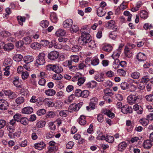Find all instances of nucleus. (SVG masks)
Masks as SVG:
<instances>
[{
	"mask_svg": "<svg viewBox=\"0 0 153 153\" xmlns=\"http://www.w3.org/2000/svg\"><path fill=\"white\" fill-rule=\"evenodd\" d=\"M89 34H81L78 40V43L81 45L86 46L89 40L91 39Z\"/></svg>",
	"mask_w": 153,
	"mask_h": 153,
	"instance_id": "obj_1",
	"label": "nucleus"
},
{
	"mask_svg": "<svg viewBox=\"0 0 153 153\" xmlns=\"http://www.w3.org/2000/svg\"><path fill=\"white\" fill-rule=\"evenodd\" d=\"M47 69L49 71H52L56 73H60L62 71L63 68L59 65L50 64L46 66Z\"/></svg>",
	"mask_w": 153,
	"mask_h": 153,
	"instance_id": "obj_2",
	"label": "nucleus"
},
{
	"mask_svg": "<svg viewBox=\"0 0 153 153\" xmlns=\"http://www.w3.org/2000/svg\"><path fill=\"white\" fill-rule=\"evenodd\" d=\"M83 104L82 102L77 104L73 103L71 104L68 108V111L70 112L78 111Z\"/></svg>",
	"mask_w": 153,
	"mask_h": 153,
	"instance_id": "obj_3",
	"label": "nucleus"
},
{
	"mask_svg": "<svg viewBox=\"0 0 153 153\" xmlns=\"http://www.w3.org/2000/svg\"><path fill=\"white\" fill-rule=\"evenodd\" d=\"M127 101L131 105L137 103L139 98L137 94H131L127 97Z\"/></svg>",
	"mask_w": 153,
	"mask_h": 153,
	"instance_id": "obj_4",
	"label": "nucleus"
},
{
	"mask_svg": "<svg viewBox=\"0 0 153 153\" xmlns=\"http://www.w3.org/2000/svg\"><path fill=\"white\" fill-rule=\"evenodd\" d=\"M45 54L44 53H40L38 58L36 60L37 66L43 65L45 63Z\"/></svg>",
	"mask_w": 153,
	"mask_h": 153,
	"instance_id": "obj_5",
	"label": "nucleus"
},
{
	"mask_svg": "<svg viewBox=\"0 0 153 153\" xmlns=\"http://www.w3.org/2000/svg\"><path fill=\"white\" fill-rule=\"evenodd\" d=\"M59 53L56 51H51L48 55V58L52 60H54L58 58L59 55Z\"/></svg>",
	"mask_w": 153,
	"mask_h": 153,
	"instance_id": "obj_6",
	"label": "nucleus"
},
{
	"mask_svg": "<svg viewBox=\"0 0 153 153\" xmlns=\"http://www.w3.org/2000/svg\"><path fill=\"white\" fill-rule=\"evenodd\" d=\"M9 107V104L7 101L4 99L0 100V109L2 110H7Z\"/></svg>",
	"mask_w": 153,
	"mask_h": 153,
	"instance_id": "obj_7",
	"label": "nucleus"
},
{
	"mask_svg": "<svg viewBox=\"0 0 153 153\" xmlns=\"http://www.w3.org/2000/svg\"><path fill=\"white\" fill-rule=\"evenodd\" d=\"M121 111L124 114L130 113L132 112V108L128 105H125L123 106L121 109Z\"/></svg>",
	"mask_w": 153,
	"mask_h": 153,
	"instance_id": "obj_8",
	"label": "nucleus"
},
{
	"mask_svg": "<svg viewBox=\"0 0 153 153\" xmlns=\"http://www.w3.org/2000/svg\"><path fill=\"white\" fill-rule=\"evenodd\" d=\"M46 146L45 143L43 141L35 143L34 145V147L38 150H41L43 149Z\"/></svg>",
	"mask_w": 153,
	"mask_h": 153,
	"instance_id": "obj_9",
	"label": "nucleus"
},
{
	"mask_svg": "<svg viewBox=\"0 0 153 153\" xmlns=\"http://www.w3.org/2000/svg\"><path fill=\"white\" fill-rule=\"evenodd\" d=\"M2 47L5 51H9L12 49L14 47L13 45L11 43L4 44L3 42H1Z\"/></svg>",
	"mask_w": 153,
	"mask_h": 153,
	"instance_id": "obj_10",
	"label": "nucleus"
},
{
	"mask_svg": "<svg viewBox=\"0 0 153 153\" xmlns=\"http://www.w3.org/2000/svg\"><path fill=\"white\" fill-rule=\"evenodd\" d=\"M137 59L140 62L144 61L146 59L147 57L146 55L143 53L139 52L136 56Z\"/></svg>",
	"mask_w": 153,
	"mask_h": 153,
	"instance_id": "obj_11",
	"label": "nucleus"
},
{
	"mask_svg": "<svg viewBox=\"0 0 153 153\" xmlns=\"http://www.w3.org/2000/svg\"><path fill=\"white\" fill-rule=\"evenodd\" d=\"M73 22L71 19H68L65 20L63 22V26L66 28L70 27L73 24Z\"/></svg>",
	"mask_w": 153,
	"mask_h": 153,
	"instance_id": "obj_12",
	"label": "nucleus"
},
{
	"mask_svg": "<svg viewBox=\"0 0 153 153\" xmlns=\"http://www.w3.org/2000/svg\"><path fill=\"white\" fill-rule=\"evenodd\" d=\"M133 109L136 111L138 114H141L143 112V109L140 105L135 104L133 106Z\"/></svg>",
	"mask_w": 153,
	"mask_h": 153,
	"instance_id": "obj_13",
	"label": "nucleus"
},
{
	"mask_svg": "<svg viewBox=\"0 0 153 153\" xmlns=\"http://www.w3.org/2000/svg\"><path fill=\"white\" fill-rule=\"evenodd\" d=\"M33 111V108L31 107H27L23 108L22 110V113L25 114H30Z\"/></svg>",
	"mask_w": 153,
	"mask_h": 153,
	"instance_id": "obj_14",
	"label": "nucleus"
},
{
	"mask_svg": "<svg viewBox=\"0 0 153 153\" xmlns=\"http://www.w3.org/2000/svg\"><path fill=\"white\" fill-rule=\"evenodd\" d=\"M43 102L48 107H53L54 102L52 101L51 99L46 98L43 100Z\"/></svg>",
	"mask_w": 153,
	"mask_h": 153,
	"instance_id": "obj_15",
	"label": "nucleus"
},
{
	"mask_svg": "<svg viewBox=\"0 0 153 153\" xmlns=\"http://www.w3.org/2000/svg\"><path fill=\"white\" fill-rule=\"evenodd\" d=\"M125 56L128 58H130L132 55V53L131 49L128 47L126 46L124 51Z\"/></svg>",
	"mask_w": 153,
	"mask_h": 153,
	"instance_id": "obj_16",
	"label": "nucleus"
},
{
	"mask_svg": "<svg viewBox=\"0 0 153 153\" xmlns=\"http://www.w3.org/2000/svg\"><path fill=\"white\" fill-rule=\"evenodd\" d=\"M127 144L125 142L120 143L118 146V150L120 152H123L126 148Z\"/></svg>",
	"mask_w": 153,
	"mask_h": 153,
	"instance_id": "obj_17",
	"label": "nucleus"
},
{
	"mask_svg": "<svg viewBox=\"0 0 153 153\" xmlns=\"http://www.w3.org/2000/svg\"><path fill=\"white\" fill-rule=\"evenodd\" d=\"M45 94L48 96H53L56 94L55 90L52 89H49L45 91Z\"/></svg>",
	"mask_w": 153,
	"mask_h": 153,
	"instance_id": "obj_18",
	"label": "nucleus"
},
{
	"mask_svg": "<svg viewBox=\"0 0 153 153\" xmlns=\"http://www.w3.org/2000/svg\"><path fill=\"white\" fill-rule=\"evenodd\" d=\"M78 122L81 125H85L86 123V117L84 115H81L78 119Z\"/></svg>",
	"mask_w": 153,
	"mask_h": 153,
	"instance_id": "obj_19",
	"label": "nucleus"
},
{
	"mask_svg": "<svg viewBox=\"0 0 153 153\" xmlns=\"http://www.w3.org/2000/svg\"><path fill=\"white\" fill-rule=\"evenodd\" d=\"M152 145V144L150 140H147L144 141L143 146L144 148L149 149L151 148Z\"/></svg>",
	"mask_w": 153,
	"mask_h": 153,
	"instance_id": "obj_20",
	"label": "nucleus"
},
{
	"mask_svg": "<svg viewBox=\"0 0 153 153\" xmlns=\"http://www.w3.org/2000/svg\"><path fill=\"white\" fill-rule=\"evenodd\" d=\"M85 85L87 88H93L96 86L97 83L94 81H91L87 83Z\"/></svg>",
	"mask_w": 153,
	"mask_h": 153,
	"instance_id": "obj_21",
	"label": "nucleus"
},
{
	"mask_svg": "<svg viewBox=\"0 0 153 153\" xmlns=\"http://www.w3.org/2000/svg\"><path fill=\"white\" fill-rule=\"evenodd\" d=\"M33 58L32 56H27L23 58L24 62L26 64H28L33 61Z\"/></svg>",
	"mask_w": 153,
	"mask_h": 153,
	"instance_id": "obj_22",
	"label": "nucleus"
},
{
	"mask_svg": "<svg viewBox=\"0 0 153 153\" xmlns=\"http://www.w3.org/2000/svg\"><path fill=\"white\" fill-rule=\"evenodd\" d=\"M65 31L62 29H59L56 32L55 34L57 36H63L66 34Z\"/></svg>",
	"mask_w": 153,
	"mask_h": 153,
	"instance_id": "obj_23",
	"label": "nucleus"
},
{
	"mask_svg": "<svg viewBox=\"0 0 153 153\" xmlns=\"http://www.w3.org/2000/svg\"><path fill=\"white\" fill-rule=\"evenodd\" d=\"M104 114L106 115L109 117L111 118H113L114 117V113H112L111 111L107 109L103 111Z\"/></svg>",
	"mask_w": 153,
	"mask_h": 153,
	"instance_id": "obj_24",
	"label": "nucleus"
},
{
	"mask_svg": "<svg viewBox=\"0 0 153 153\" xmlns=\"http://www.w3.org/2000/svg\"><path fill=\"white\" fill-rule=\"evenodd\" d=\"M41 45L37 42L33 43L30 45L31 48L35 50H39L41 48Z\"/></svg>",
	"mask_w": 153,
	"mask_h": 153,
	"instance_id": "obj_25",
	"label": "nucleus"
},
{
	"mask_svg": "<svg viewBox=\"0 0 153 153\" xmlns=\"http://www.w3.org/2000/svg\"><path fill=\"white\" fill-rule=\"evenodd\" d=\"M89 28L87 26L83 27L80 30L81 34H89Z\"/></svg>",
	"mask_w": 153,
	"mask_h": 153,
	"instance_id": "obj_26",
	"label": "nucleus"
},
{
	"mask_svg": "<svg viewBox=\"0 0 153 153\" xmlns=\"http://www.w3.org/2000/svg\"><path fill=\"white\" fill-rule=\"evenodd\" d=\"M97 13L99 16L102 17L105 15V12L103 9L101 7H99L97 10Z\"/></svg>",
	"mask_w": 153,
	"mask_h": 153,
	"instance_id": "obj_27",
	"label": "nucleus"
},
{
	"mask_svg": "<svg viewBox=\"0 0 153 153\" xmlns=\"http://www.w3.org/2000/svg\"><path fill=\"white\" fill-rule=\"evenodd\" d=\"M12 63V60L11 59L7 58L4 59L3 64L5 66L7 65V66H9L10 68Z\"/></svg>",
	"mask_w": 153,
	"mask_h": 153,
	"instance_id": "obj_28",
	"label": "nucleus"
},
{
	"mask_svg": "<svg viewBox=\"0 0 153 153\" xmlns=\"http://www.w3.org/2000/svg\"><path fill=\"white\" fill-rule=\"evenodd\" d=\"M148 16V13L146 10H141L140 13V16L142 19H146Z\"/></svg>",
	"mask_w": 153,
	"mask_h": 153,
	"instance_id": "obj_29",
	"label": "nucleus"
},
{
	"mask_svg": "<svg viewBox=\"0 0 153 153\" xmlns=\"http://www.w3.org/2000/svg\"><path fill=\"white\" fill-rule=\"evenodd\" d=\"M121 53V51L117 50L113 52L111 56L114 59H118Z\"/></svg>",
	"mask_w": 153,
	"mask_h": 153,
	"instance_id": "obj_30",
	"label": "nucleus"
},
{
	"mask_svg": "<svg viewBox=\"0 0 153 153\" xmlns=\"http://www.w3.org/2000/svg\"><path fill=\"white\" fill-rule=\"evenodd\" d=\"M140 74L139 72L135 71L131 73V76L133 79H137L140 77Z\"/></svg>",
	"mask_w": 153,
	"mask_h": 153,
	"instance_id": "obj_31",
	"label": "nucleus"
},
{
	"mask_svg": "<svg viewBox=\"0 0 153 153\" xmlns=\"http://www.w3.org/2000/svg\"><path fill=\"white\" fill-rule=\"evenodd\" d=\"M50 19L51 21L54 23H56L58 20L56 14L54 13H52L51 14Z\"/></svg>",
	"mask_w": 153,
	"mask_h": 153,
	"instance_id": "obj_32",
	"label": "nucleus"
},
{
	"mask_svg": "<svg viewBox=\"0 0 153 153\" xmlns=\"http://www.w3.org/2000/svg\"><path fill=\"white\" fill-rule=\"evenodd\" d=\"M46 123V122L44 120H40L37 122L36 126L38 128H42L44 127Z\"/></svg>",
	"mask_w": 153,
	"mask_h": 153,
	"instance_id": "obj_33",
	"label": "nucleus"
},
{
	"mask_svg": "<svg viewBox=\"0 0 153 153\" xmlns=\"http://www.w3.org/2000/svg\"><path fill=\"white\" fill-rule=\"evenodd\" d=\"M13 82L16 87L18 88L21 87L20 84L19 82V77H15Z\"/></svg>",
	"mask_w": 153,
	"mask_h": 153,
	"instance_id": "obj_34",
	"label": "nucleus"
},
{
	"mask_svg": "<svg viewBox=\"0 0 153 153\" xmlns=\"http://www.w3.org/2000/svg\"><path fill=\"white\" fill-rule=\"evenodd\" d=\"M70 30L71 33H74L78 31L79 30V28L77 25H74L71 26Z\"/></svg>",
	"mask_w": 153,
	"mask_h": 153,
	"instance_id": "obj_35",
	"label": "nucleus"
},
{
	"mask_svg": "<svg viewBox=\"0 0 153 153\" xmlns=\"http://www.w3.org/2000/svg\"><path fill=\"white\" fill-rule=\"evenodd\" d=\"M128 91H129L131 92H134L137 89V87L135 85L132 84H128Z\"/></svg>",
	"mask_w": 153,
	"mask_h": 153,
	"instance_id": "obj_36",
	"label": "nucleus"
},
{
	"mask_svg": "<svg viewBox=\"0 0 153 153\" xmlns=\"http://www.w3.org/2000/svg\"><path fill=\"white\" fill-rule=\"evenodd\" d=\"M22 56L19 54H16L13 57V59L16 62H19L21 61L22 59Z\"/></svg>",
	"mask_w": 153,
	"mask_h": 153,
	"instance_id": "obj_37",
	"label": "nucleus"
},
{
	"mask_svg": "<svg viewBox=\"0 0 153 153\" xmlns=\"http://www.w3.org/2000/svg\"><path fill=\"white\" fill-rule=\"evenodd\" d=\"M95 45V44L94 42L91 39L86 46H88L90 48L92 49L93 48H94Z\"/></svg>",
	"mask_w": 153,
	"mask_h": 153,
	"instance_id": "obj_38",
	"label": "nucleus"
},
{
	"mask_svg": "<svg viewBox=\"0 0 153 153\" xmlns=\"http://www.w3.org/2000/svg\"><path fill=\"white\" fill-rule=\"evenodd\" d=\"M85 80V77H81L79 76V79L78 80L77 84L79 86H81L84 83Z\"/></svg>",
	"mask_w": 153,
	"mask_h": 153,
	"instance_id": "obj_39",
	"label": "nucleus"
},
{
	"mask_svg": "<svg viewBox=\"0 0 153 153\" xmlns=\"http://www.w3.org/2000/svg\"><path fill=\"white\" fill-rule=\"evenodd\" d=\"M112 46L109 45H104L102 48V49L107 52L111 51L112 50Z\"/></svg>",
	"mask_w": 153,
	"mask_h": 153,
	"instance_id": "obj_40",
	"label": "nucleus"
},
{
	"mask_svg": "<svg viewBox=\"0 0 153 153\" xmlns=\"http://www.w3.org/2000/svg\"><path fill=\"white\" fill-rule=\"evenodd\" d=\"M25 34V31L23 30H20L17 31L14 33V35L19 38H21Z\"/></svg>",
	"mask_w": 153,
	"mask_h": 153,
	"instance_id": "obj_41",
	"label": "nucleus"
},
{
	"mask_svg": "<svg viewBox=\"0 0 153 153\" xmlns=\"http://www.w3.org/2000/svg\"><path fill=\"white\" fill-rule=\"evenodd\" d=\"M20 122L22 124L26 126L28 125L29 123V120L28 119L25 117H23L21 118L20 120Z\"/></svg>",
	"mask_w": 153,
	"mask_h": 153,
	"instance_id": "obj_42",
	"label": "nucleus"
},
{
	"mask_svg": "<svg viewBox=\"0 0 153 153\" xmlns=\"http://www.w3.org/2000/svg\"><path fill=\"white\" fill-rule=\"evenodd\" d=\"M15 101L17 104H20L24 102L25 98L22 97H19L16 99Z\"/></svg>",
	"mask_w": 153,
	"mask_h": 153,
	"instance_id": "obj_43",
	"label": "nucleus"
},
{
	"mask_svg": "<svg viewBox=\"0 0 153 153\" xmlns=\"http://www.w3.org/2000/svg\"><path fill=\"white\" fill-rule=\"evenodd\" d=\"M104 94L105 96H111L113 95V93L111 92V90L109 88H107L104 91Z\"/></svg>",
	"mask_w": 153,
	"mask_h": 153,
	"instance_id": "obj_44",
	"label": "nucleus"
},
{
	"mask_svg": "<svg viewBox=\"0 0 153 153\" xmlns=\"http://www.w3.org/2000/svg\"><path fill=\"white\" fill-rule=\"evenodd\" d=\"M17 19L19 23L21 25H23V22H25V17H22L21 16H17Z\"/></svg>",
	"mask_w": 153,
	"mask_h": 153,
	"instance_id": "obj_45",
	"label": "nucleus"
},
{
	"mask_svg": "<svg viewBox=\"0 0 153 153\" xmlns=\"http://www.w3.org/2000/svg\"><path fill=\"white\" fill-rule=\"evenodd\" d=\"M62 76L59 73H57L54 74L52 78L56 80H60L62 79Z\"/></svg>",
	"mask_w": 153,
	"mask_h": 153,
	"instance_id": "obj_46",
	"label": "nucleus"
},
{
	"mask_svg": "<svg viewBox=\"0 0 153 153\" xmlns=\"http://www.w3.org/2000/svg\"><path fill=\"white\" fill-rule=\"evenodd\" d=\"M15 93L10 90L6 91V95L10 99H13L15 97Z\"/></svg>",
	"mask_w": 153,
	"mask_h": 153,
	"instance_id": "obj_47",
	"label": "nucleus"
},
{
	"mask_svg": "<svg viewBox=\"0 0 153 153\" xmlns=\"http://www.w3.org/2000/svg\"><path fill=\"white\" fill-rule=\"evenodd\" d=\"M23 41H24L25 44H30L32 42V40L29 36H27L24 37L23 39Z\"/></svg>",
	"mask_w": 153,
	"mask_h": 153,
	"instance_id": "obj_48",
	"label": "nucleus"
},
{
	"mask_svg": "<svg viewBox=\"0 0 153 153\" xmlns=\"http://www.w3.org/2000/svg\"><path fill=\"white\" fill-rule=\"evenodd\" d=\"M70 58L73 62L76 63L78 62L79 60V56L76 55H71L70 56Z\"/></svg>",
	"mask_w": 153,
	"mask_h": 153,
	"instance_id": "obj_49",
	"label": "nucleus"
},
{
	"mask_svg": "<svg viewBox=\"0 0 153 153\" xmlns=\"http://www.w3.org/2000/svg\"><path fill=\"white\" fill-rule=\"evenodd\" d=\"M106 141L109 143H113L114 141V137L111 136L107 135L106 138Z\"/></svg>",
	"mask_w": 153,
	"mask_h": 153,
	"instance_id": "obj_50",
	"label": "nucleus"
},
{
	"mask_svg": "<svg viewBox=\"0 0 153 153\" xmlns=\"http://www.w3.org/2000/svg\"><path fill=\"white\" fill-rule=\"evenodd\" d=\"M73 64V62L71 59L64 62L62 64V65L64 66L68 67Z\"/></svg>",
	"mask_w": 153,
	"mask_h": 153,
	"instance_id": "obj_51",
	"label": "nucleus"
},
{
	"mask_svg": "<svg viewBox=\"0 0 153 153\" xmlns=\"http://www.w3.org/2000/svg\"><path fill=\"white\" fill-rule=\"evenodd\" d=\"M40 25L43 28H46L48 26L49 23L47 20L42 21L40 23Z\"/></svg>",
	"mask_w": 153,
	"mask_h": 153,
	"instance_id": "obj_52",
	"label": "nucleus"
},
{
	"mask_svg": "<svg viewBox=\"0 0 153 153\" xmlns=\"http://www.w3.org/2000/svg\"><path fill=\"white\" fill-rule=\"evenodd\" d=\"M89 92L87 90H84L82 91L81 97H82L86 98L89 95Z\"/></svg>",
	"mask_w": 153,
	"mask_h": 153,
	"instance_id": "obj_53",
	"label": "nucleus"
},
{
	"mask_svg": "<svg viewBox=\"0 0 153 153\" xmlns=\"http://www.w3.org/2000/svg\"><path fill=\"white\" fill-rule=\"evenodd\" d=\"M56 116V114L54 112L50 111L48 112L47 115V118H53Z\"/></svg>",
	"mask_w": 153,
	"mask_h": 153,
	"instance_id": "obj_54",
	"label": "nucleus"
},
{
	"mask_svg": "<svg viewBox=\"0 0 153 153\" xmlns=\"http://www.w3.org/2000/svg\"><path fill=\"white\" fill-rule=\"evenodd\" d=\"M68 111L65 110L61 111L59 112V114L61 117H66L68 115Z\"/></svg>",
	"mask_w": 153,
	"mask_h": 153,
	"instance_id": "obj_55",
	"label": "nucleus"
},
{
	"mask_svg": "<svg viewBox=\"0 0 153 153\" xmlns=\"http://www.w3.org/2000/svg\"><path fill=\"white\" fill-rule=\"evenodd\" d=\"M80 50V47L77 45H74L71 48V51L74 52H79Z\"/></svg>",
	"mask_w": 153,
	"mask_h": 153,
	"instance_id": "obj_56",
	"label": "nucleus"
},
{
	"mask_svg": "<svg viewBox=\"0 0 153 153\" xmlns=\"http://www.w3.org/2000/svg\"><path fill=\"white\" fill-rule=\"evenodd\" d=\"M99 62V59L95 57L91 61V64L95 66L98 64Z\"/></svg>",
	"mask_w": 153,
	"mask_h": 153,
	"instance_id": "obj_57",
	"label": "nucleus"
},
{
	"mask_svg": "<svg viewBox=\"0 0 153 153\" xmlns=\"http://www.w3.org/2000/svg\"><path fill=\"white\" fill-rule=\"evenodd\" d=\"M136 87L137 88L140 90H143L144 89L145 87L144 83L141 82L138 83Z\"/></svg>",
	"mask_w": 153,
	"mask_h": 153,
	"instance_id": "obj_58",
	"label": "nucleus"
},
{
	"mask_svg": "<svg viewBox=\"0 0 153 153\" xmlns=\"http://www.w3.org/2000/svg\"><path fill=\"white\" fill-rule=\"evenodd\" d=\"M128 86V84L126 82H122L120 84V87L123 90H125L127 89Z\"/></svg>",
	"mask_w": 153,
	"mask_h": 153,
	"instance_id": "obj_59",
	"label": "nucleus"
},
{
	"mask_svg": "<svg viewBox=\"0 0 153 153\" xmlns=\"http://www.w3.org/2000/svg\"><path fill=\"white\" fill-rule=\"evenodd\" d=\"M1 35L3 37H7L10 36L11 34L6 31H3L0 33Z\"/></svg>",
	"mask_w": 153,
	"mask_h": 153,
	"instance_id": "obj_60",
	"label": "nucleus"
},
{
	"mask_svg": "<svg viewBox=\"0 0 153 153\" xmlns=\"http://www.w3.org/2000/svg\"><path fill=\"white\" fill-rule=\"evenodd\" d=\"M46 112L45 109H41L38 110L36 112V114L38 116H42Z\"/></svg>",
	"mask_w": 153,
	"mask_h": 153,
	"instance_id": "obj_61",
	"label": "nucleus"
},
{
	"mask_svg": "<svg viewBox=\"0 0 153 153\" xmlns=\"http://www.w3.org/2000/svg\"><path fill=\"white\" fill-rule=\"evenodd\" d=\"M140 122L142 125L146 126L148 124L149 121L145 119H142L140 120Z\"/></svg>",
	"mask_w": 153,
	"mask_h": 153,
	"instance_id": "obj_62",
	"label": "nucleus"
},
{
	"mask_svg": "<svg viewBox=\"0 0 153 153\" xmlns=\"http://www.w3.org/2000/svg\"><path fill=\"white\" fill-rule=\"evenodd\" d=\"M117 73L120 76H124L126 74L125 71L123 69H119L117 70Z\"/></svg>",
	"mask_w": 153,
	"mask_h": 153,
	"instance_id": "obj_63",
	"label": "nucleus"
},
{
	"mask_svg": "<svg viewBox=\"0 0 153 153\" xmlns=\"http://www.w3.org/2000/svg\"><path fill=\"white\" fill-rule=\"evenodd\" d=\"M21 76L22 79L23 80H25L27 79L29 76L28 73L27 71L22 72Z\"/></svg>",
	"mask_w": 153,
	"mask_h": 153,
	"instance_id": "obj_64",
	"label": "nucleus"
}]
</instances>
